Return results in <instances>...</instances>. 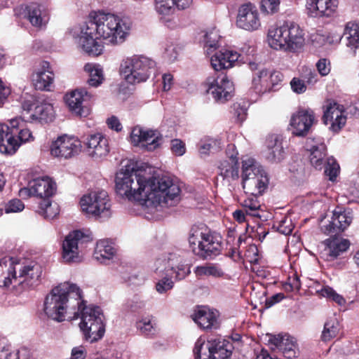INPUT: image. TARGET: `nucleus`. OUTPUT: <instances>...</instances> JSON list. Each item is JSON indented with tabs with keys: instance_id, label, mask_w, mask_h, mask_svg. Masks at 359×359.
Returning a JSON list of instances; mask_svg holds the SVG:
<instances>
[{
	"instance_id": "33",
	"label": "nucleus",
	"mask_w": 359,
	"mask_h": 359,
	"mask_svg": "<svg viewBox=\"0 0 359 359\" xmlns=\"http://www.w3.org/2000/svg\"><path fill=\"white\" fill-rule=\"evenodd\" d=\"M81 318V323H79L80 329L87 327L93 323L97 321V319L104 320V316L101 309L99 306L90 305L86 306L83 301L81 299V306L79 312V315L76 318Z\"/></svg>"
},
{
	"instance_id": "3",
	"label": "nucleus",
	"mask_w": 359,
	"mask_h": 359,
	"mask_svg": "<svg viewBox=\"0 0 359 359\" xmlns=\"http://www.w3.org/2000/svg\"><path fill=\"white\" fill-rule=\"evenodd\" d=\"M111 13H98L92 20L80 27L76 38L79 47L90 56H98L104 50V46L97 39H102L109 45V34L111 30Z\"/></svg>"
},
{
	"instance_id": "1",
	"label": "nucleus",
	"mask_w": 359,
	"mask_h": 359,
	"mask_svg": "<svg viewBox=\"0 0 359 359\" xmlns=\"http://www.w3.org/2000/svg\"><path fill=\"white\" fill-rule=\"evenodd\" d=\"M115 182L118 195L141 201L144 211L156 218L180 200V187L168 176L147 179L133 168L126 166L117 172Z\"/></svg>"
},
{
	"instance_id": "23",
	"label": "nucleus",
	"mask_w": 359,
	"mask_h": 359,
	"mask_svg": "<svg viewBox=\"0 0 359 359\" xmlns=\"http://www.w3.org/2000/svg\"><path fill=\"white\" fill-rule=\"evenodd\" d=\"M306 149L310 152L309 158L311 165L317 170H321L325 163L326 146L323 138L309 137L305 144Z\"/></svg>"
},
{
	"instance_id": "50",
	"label": "nucleus",
	"mask_w": 359,
	"mask_h": 359,
	"mask_svg": "<svg viewBox=\"0 0 359 359\" xmlns=\"http://www.w3.org/2000/svg\"><path fill=\"white\" fill-rule=\"evenodd\" d=\"M0 353V358L4 359H31L32 356L31 351L25 346L13 351L8 347H3Z\"/></svg>"
},
{
	"instance_id": "8",
	"label": "nucleus",
	"mask_w": 359,
	"mask_h": 359,
	"mask_svg": "<svg viewBox=\"0 0 359 359\" xmlns=\"http://www.w3.org/2000/svg\"><path fill=\"white\" fill-rule=\"evenodd\" d=\"M22 118L25 121H52L54 118V109L52 104L39 102L32 95L23 97L22 102Z\"/></svg>"
},
{
	"instance_id": "11",
	"label": "nucleus",
	"mask_w": 359,
	"mask_h": 359,
	"mask_svg": "<svg viewBox=\"0 0 359 359\" xmlns=\"http://www.w3.org/2000/svg\"><path fill=\"white\" fill-rule=\"evenodd\" d=\"M92 240L90 234L81 230L70 232L62 243V259L65 262H79L81 260V250L83 245Z\"/></svg>"
},
{
	"instance_id": "10",
	"label": "nucleus",
	"mask_w": 359,
	"mask_h": 359,
	"mask_svg": "<svg viewBox=\"0 0 359 359\" xmlns=\"http://www.w3.org/2000/svg\"><path fill=\"white\" fill-rule=\"evenodd\" d=\"M232 344L221 337L211 339L205 343V339L199 338L195 343L194 353L204 351L203 355L211 359H227L231 355Z\"/></svg>"
},
{
	"instance_id": "22",
	"label": "nucleus",
	"mask_w": 359,
	"mask_h": 359,
	"mask_svg": "<svg viewBox=\"0 0 359 359\" xmlns=\"http://www.w3.org/2000/svg\"><path fill=\"white\" fill-rule=\"evenodd\" d=\"M338 0H306V11L309 17H330L337 11Z\"/></svg>"
},
{
	"instance_id": "56",
	"label": "nucleus",
	"mask_w": 359,
	"mask_h": 359,
	"mask_svg": "<svg viewBox=\"0 0 359 359\" xmlns=\"http://www.w3.org/2000/svg\"><path fill=\"white\" fill-rule=\"evenodd\" d=\"M280 4V0H262L261 8L263 12L273 14L278 12Z\"/></svg>"
},
{
	"instance_id": "55",
	"label": "nucleus",
	"mask_w": 359,
	"mask_h": 359,
	"mask_svg": "<svg viewBox=\"0 0 359 359\" xmlns=\"http://www.w3.org/2000/svg\"><path fill=\"white\" fill-rule=\"evenodd\" d=\"M283 288L287 292L299 291L301 288L299 277L296 273L289 276L287 281L283 285Z\"/></svg>"
},
{
	"instance_id": "27",
	"label": "nucleus",
	"mask_w": 359,
	"mask_h": 359,
	"mask_svg": "<svg viewBox=\"0 0 359 359\" xmlns=\"http://www.w3.org/2000/svg\"><path fill=\"white\" fill-rule=\"evenodd\" d=\"M32 80L36 89L50 90L54 81V74L50 69L49 62H41L40 67L33 73Z\"/></svg>"
},
{
	"instance_id": "38",
	"label": "nucleus",
	"mask_w": 359,
	"mask_h": 359,
	"mask_svg": "<svg viewBox=\"0 0 359 359\" xmlns=\"http://www.w3.org/2000/svg\"><path fill=\"white\" fill-rule=\"evenodd\" d=\"M116 255V250L107 240H100L97 244L94 252V257L102 264H108Z\"/></svg>"
},
{
	"instance_id": "25",
	"label": "nucleus",
	"mask_w": 359,
	"mask_h": 359,
	"mask_svg": "<svg viewBox=\"0 0 359 359\" xmlns=\"http://www.w3.org/2000/svg\"><path fill=\"white\" fill-rule=\"evenodd\" d=\"M155 10L167 27L171 29L177 27L178 20L173 16L175 12V0H156Z\"/></svg>"
},
{
	"instance_id": "59",
	"label": "nucleus",
	"mask_w": 359,
	"mask_h": 359,
	"mask_svg": "<svg viewBox=\"0 0 359 359\" xmlns=\"http://www.w3.org/2000/svg\"><path fill=\"white\" fill-rule=\"evenodd\" d=\"M311 42L318 46H320L327 43L326 31L323 29L317 30L311 34Z\"/></svg>"
},
{
	"instance_id": "9",
	"label": "nucleus",
	"mask_w": 359,
	"mask_h": 359,
	"mask_svg": "<svg viewBox=\"0 0 359 359\" xmlns=\"http://www.w3.org/2000/svg\"><path fill=\"white\" fill-rule=\"evenodd\" d=\"M205 87L207 93L211 95L214 100L219 103L229 100L234 90L233 83L223 72L216 73L207 78Z\"/></svg>"
},
{
	"instance_id": "35",
	"label": "nucleus",
	"mask_w": 359,
	"mask_h": 359,
	"mask_svg": "<svg viewBox=\"0 0 359 359\" xmlns=\"http://www.w3.org/2000/svg\"><path fill=\"white\" fill-rule=\"evenodd\" d=\"M269 184V178L266 172L257 175V177L243 180L242 181L243 189L246 194L250 195L258 196L262 193L267 188Z\"/></svg>"
},
{
	"instance_id": "42",
	"label": "nucleus",
	"mask_w": 359,
	"mask_h": 359,
	"mask_svg": "<svg viewBox=\"0 0 359 359\" xmlns=\"http://www.w3.org/2000/svg\"><path fill=\"white\" fill-rule=\"evenodd\" d=\"M93 323V325H90V326L81 330L85 339L90 343H93L101 339L105 332L104 320H101L98 318L97 319V321Z\"/></svg>"
},
{
	"instance_id": "45",
	"label": "nucleus",
	"mask_w": 359,
	"mask_h": 359,
	"mask_svg": "<svg viewBox=\"0 0 359 359\" xmlns=\"http://www.w3.org/2000/svg\"><path fill=\"white\" fill-rule=\"evenodd\" d=\"M38 213L46 219H52L60 213V207L56 202L50 199H43L39 203Z\"/></svg>"
},
{
	"instance_id": "15",
	"label": "nucleus",
	"mask_w": 359,
	"mask_h": 359,
	"mask_svg": "<svg viewBox=\"0 0 359 359\" xmlns=\"http://www.w3.org/2000/svg\"><path fill=\"white\" fill-rule=\"evenodd\" d=\"M130 141L135 146L153 151L162 143V137L157 130L135 126L130 133Z\"/></svg>"
},
{
	"instance_id": "40",
	"label": "nucleus",
	"mask_w": 359,
	"mask_h": 359,
	"mask_svg": "<svg viewBox=\"0 0 359 359\" xmlns=\"http://www.w3.org/2000/svg\"><path fill=\"white\" fill-rule=\"evenodd\" d=\"M344 36L346 38V46L355 54H359V24L348 22L345 27Z\"/></svg>"
},
{
	"instance_id": "19",
	"label": "nucleus",
	"mask_w": 359,
	"mask_h": 359,
	"mask_svg": "<svg viewBox=\"0 0 359 359\" xmlns=\"http://www.w3.org/2000/svg\"><path fill=\"white\" fill-rule=\"evenodd\" d=\"M24 18L37 29H44L50 20L47 7L43 4L32 3L25 7Z\"/></svg>"
},
{
	"instance_id": "21",
	"label": "nucleus",
	"mask_w": 359,
	"mask_h": 359,
	"mask_svg": "<svg viewBox=\"0 0 359 359\" xmlns=\"http://www.w3.org/2000/svg\"><path fill=\"white\" fill-rule=\"evenodd\" d=\"M111 33L109 34V45L118 46L123 43L128 36L132 23L126 18L112 14Z\"/></svg>"
},
{
	"instance_id": "30",
	"label": "nucleus",
	"mask_w": 359,
	"mask_h": 359,
	"mask_svg": "<svg viewBox=\"0 0 359 359\" xmlns=\"http://www.w3.org/2000/svg\"><path fill=\"white\" fill-rule=\"evenodd\" d=\"M349 246L350 242L347 239L334 238L326 240L325 248L321 252V257L328 261H332L346 251Z\"/></svg>"
},
{
	"instance_id": "44",
	"label": "nucleus",
	"mask_w": 359,
	"mask_h": 359,
	"mask_svg": "<svg viewBox=\"0 0 359 359\" xmlns=\"http://www.w3.org/2000/svg\"><path fill=\"white\" fill-rule=\"evenodd\" d=\"M136 328L147 337H153L157 332L156 323L152 316H146L137 321Z\"/></svg>"
},
{
	"instance_id": "39",
	"label": "nucleus",
	"mask_w": 359,
	"mask_h": 359,
	"mask_svg": "<svg viewBox=\"0 0 359 359\" xmlns=\"http://www.w3.org/2000/svg\"><path fill=\"white\" fill-rule=\"evenodd\" d=\"M194 273L198 278L212 277L214 278H224L226 273L220 265L215 263H206L197 266Z\"/></svg>"
},
{
	"instance_id": "64",
	"label": "nucleus",
	"mask_w": 359,
	"mask_h": 359,
	"mask_svg": "<svg viewBox=\"0 0 359 359\" xmlns=\"http://www.w3.org/2000/svg\"><path fill=\"white\" fill-rule=\"evenodd\" d=\"M87 351L84 346H76L72 349L71 357L69 359H85Z\"/></svg>"
},
{
	"instance_id": "61",
	"label": "nucleus",
	"mask_w": 359,
	"mask_h": 359,
	"mask_svg": "<svg viewBox=\"0 0 359 359\" xmlns=\"http://www.w3.org/2000/svg\"><path fill=\"white\" fill-rule=\"evenodd\" d=\"M290 86L292 91L297 94L304 93L306 90V86L304 79L294 77L290 81Z\"/></svg>"
},
{
	"instance_id": "53",
	"label": "nucleus",
	"mask_w": 359,
	"mask_h": 359,
	"mask_svg": "<svg viewBox=\"0 0 359 359\" xmlns=\"http://www.w3.org/2000/svg\"><path fill=\"white\" fill-rule=\"evenodd\" d=\"M319 293L321 296L336 302L339 306H343L346 304L345 299L329 286L323 287L319 291Z\"/></svg>"
},
{
	"instance_id": "47",
	"label": "nucleus",
	"mask_w": 359,
	"mask_h": 359,
	"mask_svg": "<svg viewBox=\"0 0 359 359\" xmlns=\"http://www.w3.org/2000/svg\"><path fill=\"white\" fill-rule=\"evenodd\" d=\"M84 70L89 74L88 83L90 86L97 87L104 81L103 71L99 65L86 64Z\"/></svg>"
},
{
	"instance_id": "20",
	"label": "nucleus",
	"mask_w": 359,
	"mask_h": 359,
	"mask_svg": "<svg viewBox=\"0 0 359 359\" xmlns=\"http://www.w3.org/2000/svg\"><path fill=\"white\" fill-rule=\"evenodd\" d=\"M352 219V211L350 209L337 208L333 212L332 221L328 224L323 225L321 230L325 234L337 233L347 229Z\"/></svg>"
},
{
	"instance_id": "6",
	"label": "nucleus",
	"mask_w": 359,
	"mask_h": 359,
	"mask_svg": "<svg viewBox=\"0 0 359 359\" xmlns=\"http://www.w3.org/2000/svg\"><path fill=\"white\" fill-rule=\"evenodd\" d=\"M189 243L192 252L203 259H212L222 251L220 241L203 227H193L191 229Z\"/></svg>"
},
{
	"instance_id": "29",
	"label": "nucleus",
	"mask_w": 359,
	"mask_h": 359,
	"mask_svg": "<svg viewBox=\"0 0 359 359\" xmlns=\"http://www.w3.org/2000/svg\"><path fill=\"white\" fill-rule=\"evenodd\" d=\"M270 342L281 351L286 358L292 359L297 357L298 348L294 339L290 336H273L270 339Z\"/></svg>"
},
{
	"instance_id": "57",
	"label": "nucleus",
	"mask_w": 359,
	"mask_h": 359,
	"mask_svg": "<svg viewBox=\"0 0 359 359\" xmlns=\"http://www.w3.org/2000/svg\"><path fill=\"white\" fill-rule=\"evenodd\" d=\"M25 205L20 199H13L4 205L6 213L18 212L23 210Z\"/></svg>"
},
{
	"instance_id": "43",
	"label": "nucleus",
	"mask_w": 359,
	"mask_h": 359,
	"mask_svg": "<svg viewBox=\"0 0 359 359\" xmlns=\"http://www.w3.org/2000/svg\"><path fill=\"white\" fill-rule=\"evenodd\" d=\"M252 85L256 93L263 94L269 92V71L262 69L255 73Z\"/></svg>"
},
{
	"instance_id": "18",
	"label": "nucleus",
	"mask_w": 359,
	"mask_h": 359,
	"mask_svg": "<svg viewBox=\"0 0 359 359\" xmlns=\"http://www.w3.org/2000/svg\"><path fill=\"white\" fill-rule=\"evenodd\" d=\"M315 121V115L313 111L300 109L292 115L289 124L290 130L296 136H305Z\"/></svg>"
},
{
	"instance_id": "63",
	"label": "nucleus",
	"mask_w": 359,
	"mask_h": 359,
	"mask_svg": "<svg viewBox=\"0 0 359 359\" xmlns=\"http://www.w3.org/2000/svg\"><path fill=\"white\" fill-rule=\"evenodd\" d=\"M170 148L172 152L178 156H182L186 151L185 144L178 139H175L171 141Z\"/></svg>"
},
{
	"instance_id": "4",
	"label": "nucleus",
	"mask_w": 359,
	"mask_h": 359,
	"mask_svg": "<svg viewBox=\"0 0 359 359\" xmlns=\"http://www.w3.org/2000/svg\"><path fill=\"white\" fill-rule=\"evenodd\" d=\"M42 273L40 265L35 262L20 264L10 257L0 259V287H13L26 284L32 286Z\"/></svg>"
},
{
	"instance_id": "17",
	"label": "nucleus",
	"mask_w": 359,
	"mask_h": 359,
	"mask_svg": "<svg viewBox=\"0 0 359 359\" xmlns=\"http://www.w3.org/2000/svg\"><path fill=\"white\" fill-rule=\"evenodd\" d=\"M91 95L85 89H76L65 97V102L72 114L86 117L89 114V109L87 102L90 100Z\"/></svg>"
},
{
	"instance_id": "31",
	"label": "nucleus",
	"mask_w": 359,
	"mask_h": 359,
	"mask_svg": "<svg viewBox=\"0 0 359 359\" xmlns=\"http://www.w3.org/2000/svg\"><path fill=\"white\" fill-rule=\"evenodd\" d=\"M239 56L236 51L222 49L211 57L210 63L215 70L219 71L231 67Z\"/></svg>"
},
{
	"instance_id": "54",
	"label": "nucleus",
	"mask_w": 359,
	"mask_h": 359,
	"mask_svg": "<svg viewBox=\"0 0 359 359\" xmlns=\"http://www.w3.org/2000/svg\"><path fill=\"white\" fill-rule=\"evenodd\" d=\"M323 166H325V175L329 177L330 180L334 181L339 170V165L336 162L335 159L332 157L327 158L326 163L325 162Z\"/></svg>"
},
{
	"instance_id": "13",
	"label": "nucleus",
	"mask_w": 359,
	"mask_h": 359,
	"mask_svg": "<svg viewBox=\"0 0 359 359\" xmlns=\"http://www.w3.org/2000/svg\"><path fill=\"white\" fill-rule=\"evenodd\" d=\"M81 142L76 137L63 135L59 136L50 145V154L55 157L70 158L81 149Z\"/></svg>"
},
{
	"instance_id": "7",
	"label": "nucleus",
	"mask_w": 359,
	"mask_h": 359,
	"mask_svg": "<svg viewBox=\"0 0 359 359\" xmlns=\"http://www.w3.org/2000/svg\"><path fill=\"white\" fill-rule=\"evenodd\" d=\"M79 203L82 212L88 216L107 219L111 215L110 199L104 190H96L85 194Z\"/></svg>"
},
{
	"instance_id": "26",
	"label": "nucleus",
	"mask_w": 359,
	"mask_h": 359,
	"mask_svg": "<svg viewBox=\"0 0 359 359\" xmlns=\"http://www.w3.org/2000/svg\"><path fill=\"white\" fill-rule=\"evenodd\" d=\"M287 32L288 21L279 27H271L267 34L269 46L274 50L287 51Z\"/></svg>"
},
{
	"instance_id": "34",
	"label": "nucleus",
	"mask_w": 359,
	"mask_h": 359,
	"mask_svg": "<svg viewBox=\"0 0 359 359\" xmlns=\"http://www.w3.org/2000/svg\"><path fill=\"white\" fill-rule=\"evenodd\" d=\"M20 144L15 137L10 133L9 126L0 123V151L2 154H13Z\"/></svg>"
},
{
	"instance_id": "5",
	"label": "nucleus",
	"mask_w": 359,
	"mask_h": 359,
	"mask_svg": "<svg viewBox=\"0 0 359 359\" xmlns=\"http://www.w3.org/2000/svg\"><path fill=\"white\" fill-rule=\"evenodd\" d=\"M156 62L144 55H135L123 60L120 66V74L130 84L146 81L154 71Z\"/></svg>"
},
{
	"instance_id": "49",
	"label": "nucleus",
	"mask_w": 359,
	"mask_h": 359,
	"mask_svg": "<svg viewBox=\"0 0 359 359\" xmlns=\"http://www.w3.org/2000/svg\"><path fill=\"white\" fill-rule=\"evenodd\" d=\"M257 196L250 195L241 202V205L247 215L260 218L261 204Z\"/></svg>"
},
{
	"instance_id": "28",
	"label": "nucleus",
	"mask_w": 359,
	"mask_h": 359,
	"mask_svg": "<svg viewBox=\"0 0 359 359\" xmlns=\"http://www.w3.org/2000/svg\"><path fill=\"white\" fill-rule=\"evenodd\" d=\"M304 33L299 25L288 21L287 52L296 53L299 51L304 47Z\"/></svg>"
},
{
	"instance_id": "37",
	"label": "nucleus",
	"mask_w": 359,
	"mask_h": 359,
	"mask_svg": "<svg viewBox=\"0 0 359 359\" xmlns=\"http://www.w3.org/2000/svg\"><path fill=\"white\" fill-rule=\"evenodd\" d=\"M217 313L206 308L200 307L193 316V320L203 329H210L217 326Z\"/></svg>"
},
{
	"instance_id": "14",
	"label": "nucleus",
	"mask_w": 359,
	"mask_h": 359,
	"mask_svg": "<svg viewBox=\"0 0 359 359\" xmlns=\"http://www.w3.org/2000/svg\"><path fill=\"white\" fill-rule=\"evenodd\" d=\"M236 24L245 31L258 30L261 27V19L256 6L251 3L241 5L238 10Z\"/></svg>"
},
{
	"instance_id": "48",
	"label": "nucleus",
	"mask_w": 359,
	"mask_h": 359,
	"mask_svg": "<svg viewBox=\"0 0 359 359\" xmlns=\"http://www.w3.org/2000/svg\"><path fill=\"white\" fill-rule=\"evenodd\" d=\"M203 43L204 47L206 48L208 54L216 50L218 47V43L220 39L219 31L216 29H211L208 31L203 32Z\"/></svg>"
},
{
	"instance_id": "2",
	"label": "nucleus",
	"mask_w": 359,
	"mask_h": 359,
	"mask_svg": "<svg viewBox=\"0 0 359 359\" xmlns=\"http://www.w3.org/2000/svg\"><path fill=\"white\" fill-rule=\"evenodd\" d=\"M81 291L74 283L65 282L54 287L46 296L43 311L50 319L62 322L67 315L76 318L81 306Z\"/></svg>"
},
{
	"instance_id": "41",
	"label": "nucleus",
	"mask_w": 359,
	"mask_h": 359,
	"mask_svg": "<svg viewBox=\"0 0 359 359\" xmlns=\"http://www.w3.org/2000/svg\"><path fill=\"white\" fill-rule=\"evenodd\" d=\"M242 181L246 179L255 178L266 172L263 168L252 158H246L242 161Z\"/></svg>"
},
{
	"instance_id": "24",
	"label": "nucleus",
	"mask_w": 359,
	"mask_h": 359,
	"mask_svg": "<svg viewBox=\"0 0 359 359\" xmlns=\"http://www.w3.org/2000/svg\"><path fill=\"white\" fill-rule=\"evenodd\" d=\"M87 154L94 158L107 155L109 151L107 139L101 133L89 135L84 140Z\"/></svg>"
},
{
	"instance_id": "60",
	"label": "nucleus",
	"mask_w": 359,
	"mask_h": 359,
	"mask_svg": "<svg viewBox=\"0 0 359 359\" xmlns=\"http://www.w3.org/2000/svg\"><path fill=\"white\" fill-rule=\"evenodd\" d=\"M174 283L168 277H164L158 280L156 285V289L158 292L163 294L171 290L173 287Z\"/></svg>"
},
{
	"instance_id": "36",
	"label": "nucleus",
	"mask_w": 359,
	"mask_h": 359,
	"mask_svg": "<svg viewBox=\"0 0 359 359\" xmlns=\"http://www.w3.org/2000/svg\"><path fill=\"white\" fill-rule=\"evenodd\" d=\"M238 163L236 156L233 154L229 159L220 163L219 175L228 182L238 180L239 177Z\"/></svg>"
},
{
	"instance_id": "52",
	"label": "nucleus",
	"mask_w": 359,
	"mask_h": 359,
	"mask_svg": "<svg viewBox=\"0 0 359 359\" xmlns=\"http://www.w3.org/2000/svg\"><path fill=\"white\" fill-rule=\"evenodd\" d=\"M220 147V140L205 137L200 141L198 149L201 155H208L211 152L219 150Z\"/></svg>"
},
{
	"instance_id": "16",
	"label": "nucleus",
	"mask_w": 359,
	"mask_h": 359,
	"mask_svg": "<svg viewBox=\"0 0 359 359\" xmlns=\"http://www.w3.org/2000/svg\"><path fill=\"white\" fill-rule=\"evenodd\" d=\"M156 265L157 266L156 271L161 273L164 270L166 272L172 271L178 280L184 279L191 272L190 267L186 264L185 260L182 257L175 254H170L167 259H158Z\"/></svg>"
},
{
	"instance_id": "32",
	"label": "nucleus",
	"mask_w": 359,
	"mask_h": 359,
	"mask_svg": "<svg viewBox=\"0 0 359 359\" xmlns=\"http://www.w3.org/2000/svg\"><path fill=\"white\" fill-rule=\"evenodd\" d=\"M342 108V106L334 103L327 107L324 113L325 123H330L331 128L334 131L340 130L346 123V117Z\"/></svg>"
},
{
	"instance_id": "46",
	"label": "nucleus",
	"mask_w": 359,
	"mask_h": 359,
	"mask_svg": "<svg viewBox=\"0 0 359 359\" xmlns=\"http://www.w3.org/2000/svg\"><path fill=\"white\" fill-rule=\"evenodd\" d=\"M268 152L266 158L271 162H280L284 156V151L282 142L275 138L268 144Z\"/></svg>"
},
{
	"instance_id": "51",
	"label": "nucleus",
	"mask_w": 359,
	"mask_h": 359,
	"mask_svg": "<svg viewBox=\"0 0 359 359\" xmlns=\"http://www.w3.org/2000/svg\"><path fill=\"white\" fill-rule=\"evenodd\" d=\"M340 331V325L334 318L328 320L324 325V329L322 332L321 339L323 341H329L337 337Z\"/></svg>"
},
{
	"instance_id": "62",
	"label": "nucleus",
	"mask_w": 359,
	"mask_h": 359,
	"mask_svg": "<svg viewBox=\"0 0 359 359\" xmlns=\"http://www.w3.org/2000/svg\"><path fill=\"white\" fill-rule=\"evenodd\" d=\"M277 229L280 233L284 235L291 233L293 229L291 219L285 217L280 220L277 226Z\"/></svg>"
},
{
	"instance_id": "58",
	"label": "nucleus",
	"mask_w": 359,
	"mask_h": 359,
	"mask_svg": "<svg viewBox=\"0 0 359 359\" xmlns=\"http://www.w3.org/2000/svg\"><path fill=\"white\" fill-rule=\"evenodd\" d=\"M283 74L278 71H269V90H276L278 86L283 80Z\"/></svg>"
},
{
	"instance_id": "12",
	"label": "nucleus",
	"mask_w": 359,
	"mask_h": 359,
	"mask_svg": "<svg viewBox=\"0 0 359 359\" xmlns=\"http://www.w3.org/2000/svg\"><path fill=\"white\" fill-rule=\"evenodd\" d=\"M56 184L48 177H39L29 183L28 187H24L19 191L22 198L32 196L43 199H49L56 191Z\"/></svg>"
}]
</instances>
